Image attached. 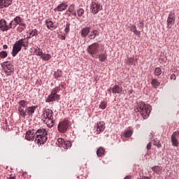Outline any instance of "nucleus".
I'll list each match as a JSON object with an SVG mask.
<instances>
[{
  "label": "nucleus",
  "instance_id": "6e6d98bb",
  "mask_svg": "<svg viewBox=\"0 0 179 179\" xmlns=\"http://www.w3.org/2000/svg\"><path fill=\"white\" fill-rule=\"evenodd\" d=\"M18 24H16L15 22H14L13 24V29H16V27L17 26Z\"/></svg>",
  "mask_w": 179,
  "mask_h": 179
},
{
  "label": "nucleus",
  "instance_id": "c756f323",
  "mask_svg": "<svg viewBox=\"0 0 179 179\" xmlns=\"http://www.w3.org/2000/svg\"><path fill=\"white\" fill-rule=\"evenodd\" d=\"M41 58L43 61H50L51 59V55L44 54L43 52L41 55Z\"/></svg>",
  "mask_w": 179,
  "mask_h": 179
},
{
  "label": "nucleus",
  "instance_id": "412c9836",
  "mask_svg": "<svg viewBox=\"0 0 179 179\" xmlns=\"http://www.w3.org/2000/svg\"><path fill=\"white\" fill-rule=\"evenodd\" d=\"M45 114H46V117L45 120H54V116H52L53 112L52 110L51 109H47L45 111Z\"/></svg>",
  "mask_w": 179,
  "mask_h": 179
},
{
  "label": "nucleus",
  "instance_id": "49530a36",
  "mask_svg": "<svg viewBox=\"0 0 179 179\" xmlns=\"http://www.w3.org/2000/svg\"><path fill=\"white\" fill-rule=\"evenodd\" d=\"M71 24L69 22H66V28L64 29L65 33L68 34L70 31Z\"/></svg>",
  "mask_w": 179,
  "mask_h": 179
},
{
  "label": "nucleus",
  "instance_id": "8fccbe9b",
  "mask_svg": "<svg viewBox=\"0 0 179 179\" xmlns=\"http://www.w3.org/2000/svg\"><path fill=\"white\" fill-rule=\"evenodd\" d=\"M13 22L14 21H11L9 24V25H8V30H9L10 29H13Z\"/></svg>",
  "mask_w": 179,
  "mask_h": 179
},
{
  "label": "nucleus",
  "instance_id": "b1692460",
  "mask_svg": "<svg viewBox=\"0 0 179 179\" xmlns=\"http://www.w3.org/2000/svg\"><path fill=\"white\" fill-rule=\"evenodd\" d=\"M97 36H99V31L94 29V30L91 31V34H90L89 37L90 38V40H94V38H96V37H97Z\"/></svg>",
  "mask_w": 179,
  "mask_h": 179
},
{
  "label": "nucleus",
  "instance_id": "20e7f679",
  "mask_svg": "<svg viewBox=\"0 0 179 179\" xmlns=\"http://www.w3.org/2000/svg\"><path fill=\"white\" fill-rule=\"evenodd\" d=\"M100 50V44L99 43H94L90 45L87 48V51L91 57H94V55H97L99 54V51Z\"/></svg>",
  "mask_w": 179,
  "mask_h": 179
},
{
  "label": "nucleus",
  "instance_id": "9b49d317",
  "mask_svg": "<svg viewBox=\"0 0 179 179\" xmlns=\"http://www.w3.org/2000/svg\"><path fill=\"white\" fill-rule=\"evenodd\" d=\"M18 47L22 50V47H24L25 50L29 47V41H26V38H21L15 42Z\"/></svg>",
  "mask_w": 179,
  "mask_h": 179
},
{
  "label": "nucleus",
  "instance_id": "4be33fe9",
  "mask_svg": "<svg viewBox=\"0 0 179 179\" xmlns=\"http://www.w3.org/2000/svg\"><path fill=\"white\" fill-rule=\"evenodd\" d=\"M45 23L48 29H57V27H55V25H54V22L52 20H50V19L46 20Z\"/></svg>",
  "mask_w": 179,
  "mask_h": 179
},
{
  "label": "nucleus",
  "instance_id": "680f3d73",
  "mask_svg": "<svg viewBox=\"0 0 179 179\" xmlns=\"http://www.w3.org/2000/svg\"><path fill=\"white\" fill-rule=\"evenodd\" d=\"M69 16H71V14H69Z\"/></svg>",
  "mask_w": 179,
  "mask_h": 179
},
{
  "label": "nucleus",
  "instance_id": "3c124183",
  "mask_svg": "<svg viewBox=\"0 0 179 179\" xmlns=\"http://www.w3.org/2000/svg\"><path fill=\"white\" fill-rule=\"evenodd\" d=\"M171 79L176 80V79H177V76H176V74H174V73L171 74Z\"/></svg>",
  "mask_w": 179,
  "mask_h": 179
},
{
  "label": "nucleus",
  "instance_id": "a878e982",
  "mask_svg": "<svg viewBox=\"0 0 179 179\" xmlns=\"http://www.w3.org/2000/svg\"><path fill=\"white\" fill-rule=\"evenodd\" d=\"M104 153H106V150L103 147H99L96 150V156L98 157H101Z\"/></svg>",
  "mask_w": 179,
  "mask_h": 179
},
{
  "label": "nucleus",
  "instance_id": "6ab92c4d",
  "mask_svg": "<svg viewBox=\"0 0 179 179\" xmlns=\"http://www.w3.org/2000/svg\"><path fill=\"white\" fill-rule=\"evenodd\" d=\"M68 12L69 13H71V15H72V16H74V17H76V10H75V4H71L69 8L66 10V13H68Z\"/></svg>",
  "mask_w": 179,
  "mask_h": 179
},
{
  "label": "nucleus",
  "instance_id": "7ed1b4c3",
  "mask_svg": "<svg viewBox=\"0 0 179 179\" xmlns=\"http://www.w3.org/2000/svg\"><path fill=\"white\" fill-rule=\"evenodd\" d=\"M1 66L5 71L7 76H12V73L15 72V66L10 62H4L1 63Z\"/></svg>",
  "mask_w": 179,
  "mask_h": 179
},
{
  "label": "nucleus",
  "instance_id": "7c9ffc66",
  "mask_svg": "<svg viewBox=\"0 0 179 179\" xmlns=\"http://www.w3.org/2000/svg\"><path fill=\"white\" fill-rule=\"evenodd\" d=\"M18 112L20 115H21L22 118H26V115H27V113H26V110H24V109L22 108L21 107H18Z\"/></svg>",
  "mask_w": 179,
  "mask_h": 179
},
{
  "label": "nucleus",
  "instance_id": "a19ab883",
  "mask_svg": "<svg viewBox=\"0 0 179 179\" xmlns=\"http://www.w3.org/2000/svg\"><path fill=\"white\" fill-rule=\"evenodd\" d=\"M84 13H85V10H83V8H78V9L77 10V15L78 17H82Z\"/></svg>",
  "mask_w": 179,
  "mask_h": 179
},
{
  "label": "nucleus",
  "instance_id": "2f4dec72",
  "mask_svg": "<svg viewBox=\"0 0 179 179\" xmlns=\"http://www.w3.org/2000/svg\"><path fill=\"white\" fill-rule=\"evenodd\" d=\"M35 53L36 55H37L38 57H41V55H43V50H41V48H40L39 47L36 46V48H35V50L34 52Z\"/></svg>",
  "mask_w": 179,
  "mask_h": 179
},
{
  "label": "nucleus",
  "instance_id": "a18cd8bd",
  "mask_svg": "<svg viewBox=\"0 0 179 179\" xmlns=\"http://www.w3.org/2000/svg\"><path fill=\"white\" fill-rule=\"evenodd\" d=\"M99 108H101L102 110H105V108H107V102L101 101L99 104Z\"/></svg>",
  "mask_w": 179,
  "mask_h": 179
},
{
  "label": "nucleus",
  "instance_id": "c9c22d12",
  "mask_svg": "<svg viewBox=\"0 0 179 179\" xmlns=\"http://www.w3.org/2000/svg\"><path fill=\"white\" fill-rule=\"evenodd\" d=\"M22 22H23V18L20 16H16L14 18V23H15L16 24H20Z\"/></svg>",
  "mask_w": 179,
  "mask_h": 179
},
{
  "label": "nucleus",
  "instance_id": "0eeeda50",
  "mask_svg": "<svg viewBox=\"0 0 179 179\" xmlns=\"http://www.w3.org/2000/svg\"><path fill=\"white\" fill-rule=\"evenodd\" d=\"M59 100H61V95L51 92L45 99V103H52V101H59Z\"/></svg>",
  "mask_w": 179,
  "mask_h": 179
},
{
  "label": "nucleus",
  "instance_id": "13d9d810",
  "mask_svg": "<svg viewBox=\"0 0 179 179\" xmlns=\"http://www.w3.org/2000/svg\"><path fill=\"white\" fill-rule=\"evenodd\" d=\"M108 92L109 93V94H111V90L110 89H108Z\"/></svg>",
  "mask_w": 179,
  "mask_h": 179
},
{
  "label": "nucleus",
  "instance_id": "4d7b16f0",
  "mask_svg": "<svg viewBox=\"0 0 179 179\" xmlns=\"http://www.w3.org/2000/svg\"><path fill=\"white\" fill-rule=\"evenodd\" d=\"M3 50H7L8 45H3Z\"/></svg>",
  "mask_w": 179,
  "mask_h": 179
},
{
  "label": "nucleus",
  "instance_id": "bf43d9fd",
  "mask_svg": "<svg viewBox=\"0 0 179 179\" xmlns=\"http://www.w3.org/2000/svg\"><path fill=\"white\" fill-rule=\"evenodd\" d=\"M62 40H65V36H62Z\"/></svg>",
  "mask_w": 179,
  "mask_h": 179
},
{
  "label": "nucleus",
  "instance_id": "f8f14e48",
  "mask_svg": "<svg viewBox=\"0 0 179 179\" xmlns=\"http://www.w3.org/2000/svg\"><path fill=\"white\" fill-rule=\"evenodd\" d=\"M38 107V106H32L26 108L25 113L27 115H29V117H33V115L34 114L36 109H37Z\"/></svg>",
  "mask_w": 179,
  "mask_h": 179
},
{
  "label": "nucleus",
  "instance_id": "58836bf2",
  "mask_svg": "<svg viewBox=\"0 0 179 179\" xmlns=\"http://www.w3.org/2000/svg\"><path fill=\"white\" fill-rule=\"evenodd\" d=\"M154 146H157L159 148H162V143H160V141L157 138H155L153 140Z\"/></svg>",
  "mask_w": 179,
  "mask_h": 179
},
{
  "label": "nucleus",
  "instance_id": "a211bd4d",
  "mask_svg": "<svg viewBox=\"0 0 179 179\" xmlns=\"http://www.w3.org/2000/svg\"><path fill=\"white\" fill-rule=\"evenodd\" d=\"M104 122H99V123L96 124V128L97 132H103L104 129H106V126H105Z\"/></svg>",
  "mask_w": 179,
  "mask_h": 179
},
{
  "label": "nucleus",
  "instance_id": "603ef678",
  "mask_svg": "<svg viewBox=\"0 0 179 179\" xmlns=\"http://www.w3.org/2000/svg\"><path fill=\"white\" fill-rule=\"evenodd\" d=\"M19 26H21V27H24V29H26V24L23 22V21L19 24Z\"/></svg>",
  "mask_w": 179,
  "mask_h": 179
},
{
  "label": "nucleus",
  "instance_id": "864d4df0",
  "mask_svg": "<svg viewBox=\"0 0 179 179\" xmlns=\"http://www.w3.org/2000/svg\"><path fill=\"white\" fill-rule=\"evenodd\" d=\"M138 27H139V29H143V23L140 22V24H138Z\"/></svg>",
  "mask_w": 179,
  "mask_h": 179
},
{
  "label": "nucleus",
  "instance_id": "e2e57ef3",
  "mask_svg": "<svg viewBox=\"0 0 179 179\" xmlns=\"http://www.w3.org/2000/svg\"><path fill=\"white\" fill-rule=\"evenodd\" d=\"M62 87H64V85H62Z\"/></svg>",
  "mask_w": 179,
  "mask_h": 179
},
{
  "label": "nucleus",
  "instance_id": "f3484780",
  "mask_svg": "<svg viewBox=\"0 0 179 179\" xmlns=\"http://www.w3.org/2000/svg\"><path fill=\"white\" fill-rule=\"evenodd\" d=\"M89 33H90V27H86L85 28H83L81 30L80 36L83 38H86V37H87V36H89Z\"/></svg>",
  "mask_w": 179,
  "mask_h": 179
},
{
  "label": "nucleus",
  "instance_id": "6e6552de",
  "mask_svg": "<svg viewBox=\"0 0 179 179\" xmlns=\"http://www.w3.org/2000/svg\"><path fill=\"white\" fill-rule=\"evenodd\" d=\"M177 138H179V131H174L173 134L171 136V141L172 146L175 148H178L179 142Z\"/></svg>",
  "mask_w": 179,
  "mask_h": 179
},
{
  "label": "nucleus",
  "instance_id": "2eb2a0df",
  "mask_svg": "<svg viewBox=\"0 0 179 179\" xmlns=\"http://www.w3.org/2000/svg\"><path fill=\"white\" fill-rule=\"evenodd\" d=\"M20 51H22V49L20 48V46L17 45L16 43H15V44L13 46V50L11 52L13 57H16L17 54L20 52Z\"/></svg>",
  "mask_w": 179,
  "mask_h": 179
},
{
  "label": "nucleus",
  "instance_id": "393cba45",
  "mask_svg": "<svg viewBox=\"0 0 179 179\" xmlns=\"http://www.w3.org/2000/svg\"><path fill=\"white\" fill-rule=\"evenodd\" d=\"M151 85L154 89H157L160 86V82L156 78H152L151 81Z\"/></svg>",
  "mask_w": 179,
  "mask_h": 179
},
{
  "label": "nucleus",
  "instance_id": "bb28decb",
  "mask_svg": "<svg viewBox=\"0 0 179 179\" xmlns=\"http://www.w3.org/2000/svg\"><path fill=\"white\" fill-rule=\"evenodd\" d=\"M95 58H99V59L101 62H104L106 61V59H107V55H106L104 53L100 54V55H96Z\"/></svg>",
  "mask_w": 179,
  "mask_h": 179
},
{
  "label": "nucleus",
  "instance_id": "423d86ee",
  "mask_svg": "<svg viewBox=\"0 0 179 179\" xmlns=\"http://www.w3.org/2000/svg\"><path fill=\"white\" fill-rule=\"evenodd\" d=\"M90 8L92 13L97 15V13L103 9V6L99 3L92 1L90 4Z\"/></svg>",
  "mask_w": 179,
  "mask_h": 179
},
{
  "label": "nucleus",
  "instance_id": "72a5a7b5",
  "mask_svg": "<svg viewBox=\"0 0 179 179\" xmlns=\"http://www.w3.org/2000/svg\"><path fill=\"white\" fill-rule=\"evenodd\" d=\"M153 172L156 173L157 174H159L160 171H162V166H155L151 168Z\"/></svg>",
  "mask_w": 179,
  "mask_h": 179
},
{
  "label": "nucleus",
  "instance_id": "ea45409f",
  "mask_svg": "<svg viewBox=\"0 0 179 179\" xmlns=\"http://www.w3.org/2000/svg\"><path fill=\"white\" fill-rule=\"evenodd\" d=\"M29 36H31V37L38 36V31H37V29H36L29 30Z\"/></svg>",
  "mask_w": 179,
  "mask_h": 179
},
{
  "label": "nucleus",
  "instance_id": "dca6fc26",
  "mask_svg": "<svg viewBox=\"0 0 179 179\" xmlns=\"http://www.w3.org/2000/svg\"><path fill=\"white\" fill-rule=\"evenodd\" d=\"M8 23L4 19L0 20V30L1 31H8Z\"/></svg>",
  "mask_w": 179,
  "mask_h": 179
},
{
  "label": "nucleus",
  "instance_id": "79ce46f5",
  "mask_svg": "<svg viewBox=\"0 0 179 179\" xmlns=\"http://www.w3.org/2000/svg\"><path fill=\"white\" fill-rule=\"evenodd\" d=\"M71 146H72L71 141H64L62 148H64V149H69Z\"/></svg>",
  "mask_w": 179,
  "mask_h": 179
},
{
  "label": "nucleus",
  "instance_id": "f03ea898",
  "mask_svg": "<svg viewBox=\"0 0 179 179\" xmlns=\"http://www.w3.org/2000/svg\"><path fill=\"white\" fill-rule=\"evenodd\" d=\"M35 134L36 135L35 141H37L38 145H44V143L48 141L47 129L44 128L38 129Z\"/></svg>",
  "mask_w": 179,
  "mask_h": 179
},
{
  "label": "nucleus",
  "instance_id": "c03bdc74",
  "mask_svg": "<svg viewBox=\"0 0 179 179\" xmlns=\"http://www.w3.org/2000/svg\"><path fill=\"white\" fill-rule=\"evenodd\" d=\"M8 57V52L2 50L0 52V58L5 59Z\"/></svg>",
  "mask_w": 179,
  "mask_h": 179
},
{
  "label": "nucleus",
  "instance_id": "1a4fd4ad",
  "mask_svg": "<svg viewBox=\"0 0 179 179\" xmlns=\"http://www.w3.org/2000/svg\"><path fill=\"white\" fill-rule=\"evenodd\" d=\"M166 23L168 29H171V26H173L174 23H176V15L173 13L169 14Z\"/></svg>",
  "mask_w": 179,
  "mask_h": 179
},
{
  "label": "nucleus",
  "instance_id": "09e8293b",
  "mask_svg": "<svg viewBox=\"0 0 179 179\" xmlns=\"http://www.w3.org/2000/svg\"><path fill=\"white\" fill-rule=\"evenodd\" d=\"M147 150H150L152 149V143H148L146 145Z\"/></svg>",
  "mask_w": 179,
  "mask_h": 179
},
{
  "label": "nucleus",
  "instance_id": "052dcab7",
  "mask_svg": "<svg viewBox=\"0 0 179 179\" xmlns=\"http://www.w3.org/2000/svg\"><path fill=\"white\" fill-rule=\"evenodd\" d=\"M27 39L30 38V36L27 37Z\"/></svg>",
  "mask_w": 179,
  "mask_h": 179
},
{
  "label": "nucleus",
  "instance_id": "39448f33",
  "mask_svg": "<svg viewBox=\"0 0 179 179\" xmlns=\"http://www.w3.org/2000/svg\"><path fill=\"white\" fill-rule=\"evenodd\" d=\"M71 127V122L68 121V120H64L60 122L57 126V129L59 132L62 134H65Z\"/></svg>",
  "mask_w": 179,
  "mask_h": 179
},
{
  "label": "nucleus",
  "instance_id": "4c0bfd02",
  "mask_svg": "<svg viewBox=\"0 0 179 179\" xmlns=\"http://www.w3.org/2000/svg\"><path fill=\"white\" fill-rule=\"evenodd\" d=\"M64 142H65V140L64 138H58L57 143H56V145H58L59 148H62L64 146Z\"/></svg>",
  "mask_w": 179,
  "mask_h": 179
},
{
  "label": "nucleus",
  "instance_id": "5701e85b",
  "mask_svg": "<svg viewBox=\"0 0 179 179\" xmlns=\"http://www.w3.org/2000/svg\"><path fill=\"white\" fill-rule=\"evenodd\" d=\"M62 75H64L62 71L58 69L57 71H55L53 76L56 80H59V78H62Z\"/></svg>",
  "mask_w": 179,
  "mask_h": 179
},
{
  "label": "nucleus",
  "instance_id": "e433bc0d",
  "mask_svg": "<svg viewBox=\"0 0 179 179\" xmlns=\"http://www.w3.org/2000/svg\"><path fill=\"white\" fill-rule=\"evenodd\" d=\"M132 134H134V131H132L131 129H129L124 132V138H131V136H132Z\"/></svg>",
  "mask_w": 179,
  "mask_h": 179
},
{
  "label": "nucleus",
  "instance_id": "473e14b6",
  "mask_svg": "<svg viewBox=\"0 0 179 179\" xmlns=\"http://www.w3.org/2000/svg\"><path fill=\"white\" fill-rule=\"evenodd\" d=\"M18 104L20 106L18 107H21V108H24V107H26V106H27V104H29V101H26V100H20L19 102H18Z\"/></svg>",
  "mask_w": 179,
  "mask_h": 179
},
{
  "label": "nucleus",
  "instance_id": "9d476101",
  "mask_svg": "<svg viewBox=\"0 0 179 179\" xmlns=\"http://www.w3.org/2000/svg\"><path fill=\"white\" fill-rule=\"evenodd\" d=\"M25 138L27 141H34V139H36V132L34 129L28 130L25 134Z\"/></svg>",
  "mask_w": 179,
  "mask_h": 179
},
{
  "label": "nucleus",
  "instance_id": "ddd939ff",
  "mask_svg": "<svg viewBox=\"0 0 179 179\" xmlns=\"http://www.w3.org/2000/svg\"><path fill=\"white\" fill-rule=\"evenodd\" d=\"M68 8V4L65 3H62L59 4L56 8H54L55 12H64V10H66Z\"/></svg>",
  "mask_w": 179,
  "mask_h": 179
},
{
  "label": "nucleus",
  "instance_id": "0e129e2a",
  "mask_svg": "<svg viewBox=\"0 0 179 179\" xmlns=\"http://www.w3.org/2000/svg\"><path fill=\"white\" fill-rule=\"evenodd\" d=\"M43 122H45V120H43Z\"/></svg>",
  "mask_w": 179,
  "mask_h": 179
},
{
  "label": "nucleus",
  "instance_id": "f704fd0d",
  "mask_svg": "<svg viewBox=\"0 0 179 179\" xmlns=\"http://www.w3.org/2000/svg\"><path fill=\"white\" fill-rule=\"evenodd\" d=\"M54 124H55V122H54V119L48 120L46 122L48 128H52V127H54Z\"/></svg>",
  "mask_w": 179,
  "mask_h": 179
},
{
  "label": "nucleus",
  "instance_id": "de8ad7c7",
  "mask_svg": "<svg viewBox=\"0 0 179 179\" xmlns=\"http://www.w3.org/2000/svg\"><path fill=\"white\" fill-rule=\"evenodd\" d=\"M60 91H61V87L58 86L55 87L51 92V93H55V94H57V93H59Z\"/></svg>",
  "mask_w": 179,
  "mask_h": 179
},
{
  "label": "nucleus",
  "instance_id": "c85d7f7f",
  "mask_svg": "<svg viewBox=\"0 0 179 179\" xmlns=\"http://www.w3.org/2000/svg\"><path fill=\"white\" fill-rule=\"evenodd\" d=\"M135 62H136L135 58L134 57H127L126 64L129 66L131 65L135 66L136 65Z\"/></svg>",
  "mask_w": 179,
  "mask_h": 179
},
{
  "label": "nucleus",
  "instance_id": "4468645a",
  "mask_svg": "<svg viewBox=\"0 0 179 179\" xmlns=\"http://www.w3.org/2000/svg\"><path fill=\"white\" fill-rule=\"evenodd\" d=\"M10 5H12V0H0V9L8 8Z\"/></svg>",
  "mask_w": 179,
  "mask_h": 179
},
{
  "label": "nucleus",
  "instance_id": "5fc2aeb1",
  "mask_svg": "<svg viewBox=\"0 0 179 179\" xmlns=\"http://www.w3.org/2000/svg\"><path fill=\"white\" fill-rule=\"evenodd\" d=\"M7 179H16V176H12V175H10V177L7 178Z\"/></svg>",
  "mask_w": 179,
  "mask_h": 179
},
{
  "label": "nucleus",
  "instance_id": "f257e3e1",
  "mask_svg": "<svg viewBox=\"0 0 179 179\" xmlns=\"http://www.w3.org/2000/svg\"><path fill=\"white\" fill-rule=\"evenodd\" d=\"M150 106H146L143 101L138 103L137 106L134 108V111L136 113H141V115H142L144 120H146L148 117H149V114H150V110H149Z\"/></svg>",
  "mask_w": 179,
  "mask_h": 179
},
{
  "label": "nucleus",
  "instance_id": "37998d69",
  "mask_svg": "<svg viewBox=\"0 0 179 179\" xmlns=\"http://www.w3.org/2000/svg\"><path fill=\"white\" fill-rule=\"evenodd\" d=\"M154 74L155 76H160L162 75V69L157 67L154 71Z\"/></svg>",
  "mask_w": 179,
  "mask_h": 179
},
{
  "label": "nucleus",
  "instance_id": "aec40b11",
  "mask_svg": "<svg viewBox=\"0 0 179 179\" xmlns=\"http://www.w3.org/2000/svg\"><path fill=\"white\" fill-rule=\"evenodd\" d=\"M112 92L115 94H120V93L122 92V88L120 87L118 85H115L112 88Z\"/></svg>",
  "mask_w": 179,
  "mask_h": 179
},
{
  "label": "nucleus",
  "instance_id": "cd10ccee",
  "mask_svg": "<svg viewBox=\"0 0 179 179\" xmlns=\"http://www.w3.org/2000/svg\"><path fill=\"white\" fill-rule=\"evenodd\" d=\"M131 31H133L138 37H141V31H137L136 25H131Z\"/></svg>",
  "mask_w": 179,
  "mask_h": 179
}]
</instances>
